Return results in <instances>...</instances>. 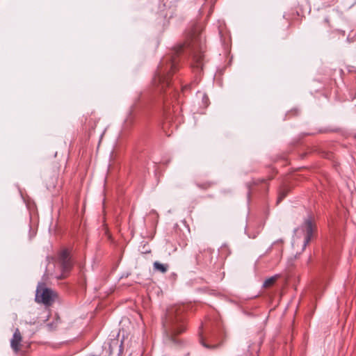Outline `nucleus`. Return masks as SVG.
<instances>
[{"mask_svg":"<svg viewBox=\"0 0 356 356\" xmlns=\"http://www.w3.org/2000/svg\"><path fill=\"white\" fill-rule=\"evenodd\" d=\"M57 264L59 265L61 274L56 276L57 279H63L67 277L72 268V262L67 250H62L57 259Z\"/></svg>","mask_w":356,"mask_h":356,"instance_id":"nucleus-4","label":"nucleus"},{"mask_svg":"<svg viewBox=\"0 0 356 356\" xmlns=\"http://www.w3.org/2000/svg\"><path fill=\"white\" fill-rule=\"evenodd\" d=\"M22 341L21 333L18 328H17L13 335L10 340V346L15 352H18L19 350V346Z\"/></svg>","mask_w":356,"mask_h":356,"instance_id":"nucleus-6","label":"nucleus"},{"mask_svg":"<svg viewBox=\"0 0 356 356\" xmlns=\"http://www.w3.org/2000/svg\"><path fill=\"white\" fill-rule=\"evenodd\" d=\"M154 269L165 273L168 270V266L167 264H161L158 261L154 263Z\"/></svg>","mask_w":356,"mask_h":356,"instance_id":"nucleus-8","label":"nucleus"},{"mask_svg":"<svg viewBox=\"0 0 356 356\" xmlns=\"http://www.w3.org/2000/svg\"><path fill=\"white\" fill-rule=\"evenodd\" d=\"M200 343H202V345L204 347H206L207 348H215L216 346H209L208 344L205 343L203 341V339L202 338H200Z\"/></svg>","mask_w":356,"mask_h":356,"instance_id":"nucleus-12","label":"nucleus"},{"mask_svg":"<svg viewBox=\"0 0 356 356\" xmlns=\"http://www.w3.org/2000/svg\"><path fill=\"white\" fill-rule=\"evenodd\" d=\"M314 229L315 226L313 223L312 217L309 216L308 218L305 220L304 223L302 225V229L305 233L302 250H305L307 244L311 241Z\"/></svg>","mask_w":356,"mask_h":356,"instance_id":"nucleus-5","label":"nucleus"},{"mask_svg":"<svg viewBox=\"0 0 356 356\" xmlns=\"http://www.w3.org/2000/svg\"><path fill=\"white\" fill-rule=\"evenodd\" d=\"M260 349V343H253L248 346V352L250 353V356H258Z\"/></svg>","mask_w":356,"mask_h":356,"instance_id":"nucleus-7","label":"nucleus"},{"mask_svg":"<svg viewBox=\"0 0 356 356\" xmlns=\"http://www.w3.org/2000/svg\"><path fill=\"white\" fill-rule=\"evenodd\" d=\"M57 297V293L46 286L44 283H39L35 291V301L45 306L51 305Z\"/></svg>","mask_w":356,"mask_h":356,"instance_id":"nucleus-3","label":"nucleus"},{"mask_svg":"<svg viewBox=\"0 0 356 356\" xmlns=\"http://www.w3.org/2000/svg\"><path fill=\"white\" fill-rule=\"evenodd\" d=\"M201 254L202 252H200L199 254H196L195 259L197 264H206L207 262V261L204 260V259L200 255Z\"/></svg>","mask_w":356,"mask_h":356,"instance_id":"nucleus-11","label":"nucleus"},{"mask_svg":"<svg viewBox=\"0 0 356 356\" xmlns=\"http://www.w3.org/2000/svg\"><path fill=\"white\" fill-rule=\"evenodd\" d=\"M204 99H206V100L207 101L208 100V97L206 95H204Z\"/></svg>","mask_w":356,"mask_h":356,"instance_id":"nucleus-15","label":"nucleus"},{"mask_svg":"<svg viewBox=\"0 0 356 356\" xmlns=\"http://www.w3.org/2000/svg\"><path fill=\"white\" fill-rule=\"evenodd\" d=\"M200 28L195 27L190 33L187 41L176 47L172 55L163 58L153 78V85L163 91L170 85V73L175 72L177 65L176 56L188 51L192 56L191 67L196 73L200 72L204 65V40L200 34Z\"/></svg>","mask_w":356,"mask_h":356,"instance_id":"nucleus-1","label":"nucleus"},{"mask_svg":"<svg viewBox=\"0 0 356 356\" xmlns=\"http://www.w3.org/2000/svg\"><path fill=\"white\" fill-rule=\"evenodd\" d=\"M184 311L183 305L172 306L166 311L163 325L166 340L169 342L178 343L176 336L186 330Z\"/></svg>","mask_w":356,"mask_h":356,"instance_id":"nucleus-2","label":"nucleus"},{"mask_svg":"<svg viewBox=\"0 0 356 356\" xmlns=\"http://www.w3.org/2000/svg\"><path fill=\"white\" fill-rule=\"evenodd\" d=\"M289 189L287 188H283L282 189L280 193L277 197V204H279L287 195Z\"/></svg>","mask_w":356,"mask_h":356,"instance_id":"nucleus-10","label":"nucleus"},{"mask_svg":"<svg viewBox=\"0 0 356 356\" xmlns=\"http://www.w3.org/2000/svg\"><path fill=\"white\" fill-rule=\"evenodd\" d=\"M204 254H205L207 256H208V257H209V259H210V257H211V254H212V252H211V250H207V251H204Z\"/></svg>","mask_w":356,"mask_h":356,"instance_id":"nucleus-13","label":"nucleus"},{"mask_svg":"<svg viewBox=\"0 0 356 356\" xmlns=\"http://www.w3.org/2000/svg\"><path fill=\"white\" fill-rule=\"evenodd\" d=\"M277 278H278V275H275L270 278L266 279L263 284V286L264 288L271 287L275 283Z\"/></svg>","mask_w":356,"mask_h":356,"instance_id":"nucleus-9","label":"nucleus"},{"mask_svg":"<svg viewBox=\"0 0 356 356\" xmlns=\"http://www.w3.org/2000/svg\"><path fill=\"white\" fill-rule=\"evenodd\" d=\"M246 234H248V236H249L250 238H256V236H257V234H254L253 236H251V235L250 234L249 232H246Z\"/></svg>","mask_w":356,"mask_h":356,"instance_id":"nucleus-14","label":"nucleus"}]
</instances>
